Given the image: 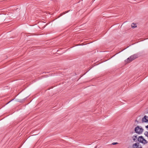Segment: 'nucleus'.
<instances>
[{"label":"nucleus","instance_id":"1","mask_svg":"<svg viewBox=\"0 0 148 148\" xmlns=\"http://www.w3.org/2000/svg\"><path fill=\"white\" fill-rule=\"evenodd\" d=\"M144 131V129L141 127L138 126L134 129L135 132L139 134H141Z\"/></svg>","mask_w":148,"mask_h":148},{"label":"nucleus","instance_id":"2","mask_svg":"<svg viewBox=\"0 0 148 148\" xmlns=\"http://www.w3.org/2000/svg\"><path fill=\"white\" fill-rule=\"evenodd\" d=\"M138 141L140 143L144 145L147 144L148 141L144 138L142 136H139L137 138Z\"/></svg>","mask_w":148,"mask_h":148},{"label":"nucleus","instance_id":"3","mask_svg":"<svg viewBox=\"0 0 148 148\" xmlns=\"http://www.w3.org/2000/svg\"><path fill=\"white\" fill-rule=\"evenodd\" d=\"M138 57V55L137 54H134V55L131 56L129 58H128L127 60V61L128 62H130Z\"/></svg>","mask_w":148,"mask_h":148},{"label":"nucleus","instance_id":"4","mask_svg":"<svg viewBox=\"0 0 148 148\" xmlns=\"http://www.w3.org/2000/svg\"><path fill=\"white\" fill-rule=\"evenodd\" d=\"M133 148H142L141 145H140L139 143H136L132 145Z\"/></svg>","mask_w":148,"mask_h":148},{"label":"nucleus","instance_id":"5","mask_svg":"<svg viewBox=\"0 0 148 148\" xmlns=\"http://www.w3.org/2000/svg\"><path fill=\"white\" fill-rule=\"evenodd\" d=\"M142 123H147L148 122V116L146 115L144 116L142 119Z\"/></svg>","mask_w":148,"mask_h":148},{"label":"nucleus","instance_id":"6","mask_svg":"<svg viewBox=\"0 0 148 148\" xmlns=\"http://www.w3.org/2000/svg\"><path fill=\"white\" fill-rule=\"evenodd\" d=\"M137 136L136 135H134L132 137V138L133 139V140L135 142L137 141Z\"/></svg>","mask_w":148,"mask_h":148},{"label":"nucleus","instance_id":"7","mask_svg":"<svg viewBox=\"0 0 148 148\" xmlns=\"http://www.w3.org/2000/svg\"><path fill=\"white\" fill-rule=\"evenodd\" d=\"M131 26L133 28H134L137 27V26L136 25V24H134V23H132Z\"/></svg>","mask_w":148,"mask_h":148},{"label":"nucleus","instance_id":"8","mask_svg":"<svg viewBox=\"0 0 148 148\" xmlns=\"http://www.w3.org/2000/svg\"><path fill=\"white\" fill-rule=\"evenodd\" d=\"M69 11H69H65V12H63V13L61 14H60V15L59 16H58V17H60V16H61L63 14H65L68 12Z\"/></svg>","mask_w":148,"mask_h":148},{"label":"nucleus","instance_id":"9","mask_svg":"<svg viewBox=\"0 0 148 148\" xmlns=\"http://www.w3.org/2000/svg\"><path fill=\"white\" fill-rule=\"evenodd\" d=\"M144 134L145 135V136L147 137H148V132L145 131L144 133Z\"/></svg>","mask_w":148,"mask_h":148},{"label":"nucleus","instance_id":"10","mask_svg":"<svg viewBox=\"0 0 148 148\" xmlns=\"http://www.w3.org/2000/svg\"><path fill=\"white\" fill-rule=\"evenodd\" d=\"M118 144V143L116 142V143H112V144L113 145H115L117 144Z\"/></svg>","mask_w":148,"mask_h":148},{"label":"nucleus","instance_id":"11","mask_svg":"<svg viewBox=\"0 0 148 148\" xmlns=\"http://www.w3.org/2000/svg\"><path fill=\"white\" fill-rule=\"evenodd\" d=\"M145 127L146 128H147L148 129V125H147V126H145Z\"/></svg>","mask_w":148,"mask_h":148},{"label":"nucleus","instance_id":"12","mask_svg":"<svg viewBox=\"0 0 148 148\" xmlns=\"http://www.w3.org/2000/svg\"><path fill=\"white\" fill-rule=\"evenodd\" d=\"M135 121H136V122L137 123H138V121H137V120H136Z\"/></svg>","mask_w":148,"mask_h":148}]
</instances>
